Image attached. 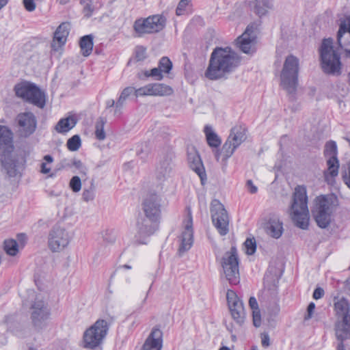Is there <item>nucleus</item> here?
I'll return each mask as SVG.
<instances>
[{"label": "nucleus", "mask_w": 350, "mask_h": 350, "mask_svg": "<svg viewBox=\"0 0 350 350\" xmlns=\"http://www.w3.org/2000/svg\"><path fill=\"white\" fill-rule=\"evenodd\" d=\"M240 57L230 47H216L211 54L205 76L217 80L235 70L240 64Z\"/></svg>", "instance_id": "obj_1"}, {"label": "nucleus", "mask_w": 350, "mask_h": 350, "mask_svg": "<svg viewBox=\"0 0 350 350\" xmlns=\"http://www.w3.org/2000/svg\"><path fill=\"white\" fill-rule=\"evenodd\" d=\"M291 217L295 226L307 229L309 224V210L306 188L303 185L295 187L291 205Z\"/></svg>", "instance_id": "obj_2"}, {"label": "nucleus", "mask_w": 350, "mask_h": 350, "mask_svg": "<svg viewBox=\"0 0 350 350\" xmlns=\"http://www.w3.org/2000/svg\"><path fill=\"white\" fill-rule=\"evenodd\" d=\"M299 70V59L293 55H288L280 73V85L292 96L297 91Z\"/></svg>", "instance_id": "obj_3"}, {"label": "nucleus", "mask_w": 350, "mask_h": 350, "mask_svg": "<svg viewBox=\"0 0 350 350\" xmlns=\"http://www.w3.org/2000/svg\"><path fill=\"white\" fill-rule=\"evenodd\" d=\"M335 206L332 196H320L315 198L312 215L319 228H326L329 226L335 211Z\"/></svg>", "instance_id": "obj_4"}, {"label": "nucleus", "mask_w": 350, "mask_h": 350, "mask_svg": "<svg viewBox=\"0 0 350 350\" xmlns=\"http://www.w3.org/2000/svg\"><path fill=\"white\" fill-rule=\"evenodd\" d=\"M320 57L323 70L329 75H339L340 74L341 63L340 55L334 50L333 39L323 40L320 48Z\"/></svg>", "instance_id": "obj_5"}, {"label": "nucleus", "mask_w": 350, "mask_h": 350, "mask_svg": "<svg viewBox=\"0 0 350 350\" xmlns=\"http://www.w3.org/2000/svg\"><path fill=\"white\" fill-rule=\"evenodd\" d=\"M16 95L25 101L43 109L46 105L45 94L35 84L23 81L14 86Z\"/></svg>", "instance_id": "obj_6"}, {"label": "nucleus", "mask_w": 350, "mask_h": 350, "mask_svg": "<svg viewBox=\"0 0 350 350\" xmlns=\"http://www.w3.org/2000/svg\"><path fill=\"white\" fill-rule=\"evenodd\" d=\"M336 314L342 317L335 326L336 336L338 340L350 339V309L347 299L342 298L334 304Z\"/></svg>", "instance_id": "obj_7"}, {"label": "nucleus", "mask_w": 350, "mask_h": 350, "mask_svg": "<svg viewBox=\"0 0 350 350\" xmlns=\"http://www.w3.org/2000/svg\"><path fill=\"white\" fill-rule=\"evenodd\" d=\"M109 329V324L105 320L98 319L83 334V347L94 349L98 347L105 338Z\"/></svg>", "instance_id": "obj_8"}, {"label": "nucleus", "mask_w": 350, "mask_h": 350, "mask_svg": "<svg viewBox=\"0 0 350 350\" xmlns=\"http://www.w3.org/2000/svg\"><path fill=\"white\" fill-rule=\"evenodd\" d=\"M166 18L159 14L150 16L146 18L137 19L133 24L136 36L142 37L161 31L165 26Z\"/></svg>", "instance_id": "obj_9"}, {"label": "nucleus", "mask_w": 350, "mask_h": 350, "mask_svg": "<svg viewBox=\"0 0 350 350\" xmlns=\"http://www.w3.org/2000/svg\"><path fill=\"white\" fill-rule=\"evenodd\" d=\"M221 265L229 283L232 285L238 284L240 282V274L237 250L235 247H232L230 251L224 254L221 260Z\"/></svg>", "instance_id": "obj_10"}, {"label": "nucleus", "mask_w": 350, "mask_h": 350, "mask_svg": "<svg viewBox=\"0 0 350 350\" xmlns=\"http://www.w3.org/2000/svg\"><path fill=\"white\" fill-rule=\"evenodd\" d=\"M213 225L220 235L224 236L229 232V217L224 205L217 199L211 201L210 208Z\"/></svg>", "instance_id": "obj_11"}, {"label": "nucleus", "mask_w": 350, "mask_h": 350, "mask_svg": "<svg viewBox=\"0 0 350 350\" xmlns=\"http://www.w3.org/2000/svg\"><path fill=\"white\" fill-rule=\"evenodd\" d=\"M324 155L327 159V169L324 172V178L328 184H332L338 174L339 161L337 158V146L335 142L329 141L325 144Z\"/></svg>", "instance_id": "obj_12"}, {"label": "nucleus", "mask_w": 350, "mask_h": 350, "mask_svg": "<svg viewBox=\"0 0 350 350\" xmlns=\"http://www.w3.org/2000/svg\"><path fill=\"white\" fill-rule=\"evenodd\" d=\"M31 319L36 329L40 331L46 327L50 317V310L47 304L36 297L31 306Z\"/></svg>", "instance_id": "obj_13"}, {"label": "nucleus", "mask_w": 350, "mask_h": 350, "mask_svg": "<svg viewBox=\"0 0 350 350\" xmlns=\"http://www.w3.org/2000/svg\"><path fill=\"white\" fill-rule=\"evenodd\" d=\"M160 220L153 217H146L145 215H139L137 221L136 237L139 243H146L144 239L148 237L158 229Z\"/></svg>", "instance_id": "obj_14"}, {"label": "nucleus", "mask_w": 350, "mask_h": 350, "mask_svg": "<svg viewBox=\"0 0 350 350\" xmlns=\"http://www.w3.org/2000/svg\"><path fill=\"white\" fill-rule=\"evenodd\" d=\"M70 236L63 228L55 226L49 234V247L53 252H59L64 250L69 243Z\"/></svg>", "instance_id": "obj_15"}, {"label": "nucleus", "mask_w": 350, "mask_h": 350, "mask_svg": "<svg viewBox=\"0 0 350 350\" xmlns=\"http://www.w3.org/2000/svg\"><path fill=\"white\" fill-rule=\"evenodd\" d=\"M16 125L19 135L24 137L31 135L37 128L36 116L30 111L20 113L16 118Z\"/></svg>", "instance_id": "obj_16"}, {"label": "nucleus", "mask_w": 350, "mask_h": 350, "mask_svg": "<svg viewBox=\"0 0 350 350\" xmlns=\"http://www.w3.org/2000/svg\"><path fill=\"white\" fill-rule=\"evenodd\" d=\"M226 298L232 319L237 325L241 326L244 323L245 319V313L242 301L232 290L228 291Z\"/></svg>", "instance_id": "obj_17"}, {"label": "nucleus", "mask_w": 350, "mask_h": 350, "mask_svg": "<svg viewBox=\"0 0 350 350\" xmlns=\"http://www.w3.org/2000/svg\"><path fill=\"white\" fill-rule=\"evenodd\" d=\"M184 229L179 237L180 245L178 254L180 256L191 249L193 244V219L191 212L183 221Z\"/></svg>", "instance_id": "obj_18"}, {"label": "nucleus", "mask_w": 350, "mask_h": 350, "mask_svg": "<svg viewBox=\"0 0 350 350\" xmlns=\"http://www.w3.org/2000/svg\"><path fill=\"white\" fill-rule=\"evenodd\" d=\"M173 157L174 154L171 151H167L161 157L156 168V178L158 181L163 183L173 176L174 174Z\"/></svg>", "instance_id": "obj_19"}, {"label": "nucleus", "mask_w": 350, "mask_h": 350, "mask_svg": "<svg viewBox=\"0 0 350 350\" xmlns=\"http://www.w3.org/2000/svg\"><path fill=\"white\" fill-rule=\"evenodd\" d=\"M173 93V90L169 85L163 83H150L139 88L135 91V95L137 96H165Z\"/></svg>", "instance_id": "obj_20"}, {"label": "nucleus", "mask_w": 350, "mask_h": 350, "mask_svg": "<svg viewBox=\"0 0 350 350\" xmlns=\"http://www.w3.org/2000/svg\"><path fill=\"white\" fill-rule=\"evenodd\" d=\"M339 46L345 51V56L350 58V16L340 20L337 33Z\"/></svg>", "instance_id": "obj_21"}, {"label": "nucleus", "mask_w": 350, "mask_h": 350, "mask_svg": "<svg viewBox=\"0 0 350 350\" xmlns=\"http://www.w3.org/2000/svg\"><path fill=\"white\" fill-rule=\"evenodd\" d=\"M13 152H3L0 153L1 163L9 177H16L22 167V163L18 157L12 155Z\"/></svg>", "instance_id": "obj_22"}, {"label": "nucleus", "mask_w": 350, "mask_h": 350, "mask_svg": "<svg viewBox=\"0 0 350 350\" xmlns=\"http://www.w3.org/2000/svg\"><path fill=\"white\" fill-rule=\"evenodd\" d=\"M144 215L160 220L161 219V198L156 193L148 195L142 203Z\"/></svg>", "instance_id": "obj_23"}, {"label": "nucleus", "mask_w": 350, "mask_h": 350, "mask_svg": "<svg viewBox=\"0 0 350 350\" xmlns=\"http://www.w3.org/2000/svg\"><path fill=\"white\" fill-rule=\"evenodd\" d=\"M255 35L253 25H248L244 33L236 40L237 45L244 53H253L255 51Z\"/></svg>", "instance_id": "obj_24"}, {"label": "nucleus", "mask_w": 350, "mask_h": 350, "mask_svg": "<svg viewBox=\"0 0 350 350\" xmlns=\"http://www.w3.org/2000/svg\"><path fill=\"white\" fill-rule=\"evenodd\" d=\"M187 159L189 167L199 176L203 184L206 179V174L201 157L194 148L188 150Z\"/></svg>", "instance_id": "obj_25"}, {"label": "nucleus", "mask_w": 350, "mask_h": 350, "mask_svg": "<svg viewBox=\"0 0 350 350\" xmlns=\"http://www.w3.org/2000/svg\"><path fill=\"white\" fill-rule=\"evenodd\" d=\"M265 230L271 237L279 239L284 231L283 223L278 216L273 215L269 217V220L265 224Z\"/></svg>", "instance_id": "obj_26"}, {"label": "nucleus", "mask_w": 350, "mask_h": 350, "mask_svg": "<svg viewBox=\"0 0 350 350\" xmlns=\"http://www.w3.org/2000/svg\"><path fill=\"white\" fill-rule=\"evenodd\" d=\"M13 133L8 126L0 125V153L5 151L13 152Z\"/></svg>", "instance_id": "obj_27"}, {"label": "nucleus", "mask_w": 350, "mask_h": 350, "mask_svg": "<svg viewBox=\"0 0 350 350\" xmlns=\"http://www.w3.org/2000/svg\"><path fill=\"white\" fill-rule=\"evenodd\" d=\"M162 332L158 328H153L146 340L144 350H161L162 347Z\"/></svg>", "instance_id": "obj_28"}, {"label": "nucleus", "mask_w": 350, "mask_h": 350, "mask_svg": "<svg viewBox=\"0 0 350 350\" xmlns=\"http://www.w3.org/2000/svg\"><path fill=\"white\" fill-rule=\"evenodd\" d=\"M69 23H62L58 26L54 33L53 42L51 44L52 47L55 50H57L59 47L65 44L67 37L69 34Z\"/></svg>", "instance_id": "obj_29"}, {"label": "nucleus", "mask_w": 350, "mask_h": 350, "mask_svg": "<svg viewBox=\"0 0 350 350\" xmlns=\"http://www.w3.org/2000/svg\"><path fill=\"white\" fill-rule=\"evenodd\" d=\"M77 122V118L70 116L60 119L55 126V131L59 133H66L70 131Z\"/></svg>", "instance_id": "obj_30"}, {"label": "nucleus", "mask_w": 350, "mask_h": 350, "mask_svg": "<svg viewBox=\"0 0 350 350\" xmlns=\"http://www.w3.org/2000/svg\"><path fill=\"white\" fill-rule=\"evenodd\" d=\"M245 129L240 126L232 128L230 135L228 137L237 148L245 141Z\"/></svg>", "instance_id": "obj_31"}, {"label": "nucleus", "mask_w": 350, "mask_h": 350, "mask_svg": "<svg viewBox=\"0 0 350 350\" xmlns=\"http://www.w3.org/2000/svg\"><path fill=\"white\" fill-rule=\"evenodd\" d=\"M207 143L212 148H218L221 143L219 137L214 132L212 127L206 125L204 129Z\"/></svg>", "instance_id": "obj_32"}, {"label": "nucleus", "mask_w": 350, "mask_h": 350, "mask_svg": "<svg viewBox=\"0 0 350 350\" xmlns=\"http://www.w3.org/2000/svg\"><path fill=\"white\" fill-rule=\"evenodd\" d=\"M79 45L83 55L85 57L89 56L93 49V36L92 35L83 36L80 39Z\"/></svg>", "instance_id": "obj_33"}, {"label": "nucleus", "mask_w": 350, "mask_h": 350, "mask_svg": "<svg viewBox=\"0 0 350 350\" xmlns=\"http://www.w3.org/2000/svg\"><path fill=\"white\" fill-rule=\"evenodd\" d=\"M254 11L259 16H262L271 9L273 5L269 0H255L253 3Z\"/></svg>", "instance_id": "obj_34"}, {"label": "nucleus", "mask_w": 350, "mask_h": 350, "mask_svg": "<svg viewBox=\"0 0 350 350\" xmlns=\"http://www.w3.org/2000/svg\"><path fill=\"white\" fill-rule=\"evenodd\" d=\"M5 323L7 325L9 331L13 332L18 337L23 336L21 325L15 321L13 316L6 317Z\"/></svg>", "instance_id": "obj_35"}, {"label": "nucleus", "mask_w": 350, "mask_h": 350, "mask_svg": "<svg viewBox=\"0 0 350 350\" xmlns=\"http://www.w3.org/2000/svg\"><path fill=\"white\" fill-rule=\"evenodd\" d=\"M278 280L275 278L274 276H271L266 274L264 278V286L265 288L270 292L271 295H273L277 291Z\"/></svg>", "instance_id": "obj_36"}, {"label": "nucleus", "mask_w": 350, "mask_h": 350, "mask_svg": "<svg viewBox=\"0 0 350 350\" xmlns=\"http://www.w3.org/2000/svg\"><path fill=\"white\" fill-rule=\"evenodd\" d=\"M106 119L100 117L98 118L95 124V136L96 138L100 141H103L105 139L106 135L104 131V126L106 124Z\"/></svg>", "instance_id": "obj_37"}, {"label": "nucleus", "mask_w": 350, "mask_h": 350, "mask_svg": "<svg viewBox=\"0 0 350 350\" xmlns=\"http://www.w3.org/2000/svg\"><path fill=\"white\" fill-rule=\"evenodd\" d=\"M237 148V147L230 140L227 139L221 148L223 159L226 161L232 155Z\"/></svg>", "instance_id": "obj_38"}, {"label": "nucleus", "mask_w": 350, "mask_h": 350, "mask_svg": "<svg viewBox=\"0 0 350 350\" xmlns=\"http://www.w3.org/2000/svg\"><path fill=\"white\" fill-rule=\"evenodd\" d=\"M18 244L14 239H8L4 241V250L10 256H15L18 252Z\"/></svg>", "instance_id": "obj_39"}, {"label": "nucleus", "mask_w": 350, "mask_h": 350, "mask_svg": "<svg viewBox=\"0 0 350 350\" xmlns=\"http://www.w3.org/2000/svg\"><path fill=\"white\" fill-rule=\"evenodd\" d=\"M81 145V138L78 135H75L67 141V148L70 151H77Z\"/></svg>", "instance_id": "obj_40"}, {"label": "nucleus", "mask_w": 350, "mask_h": 350, "mask_svg": "<svg viewBox=\"0 0 350 350\" xmlns=\"http://www.w3.org/2000/svg\"><path fill=\"white\" fill-rule=\"evenodd\" d=\"M95 186L94 183H91V185L88 189H84L82 194V198L85 202H90L94 199L95 197Z\"/></svg>", "instance_id": "obj_41"}, {"label": "nucleus", "mask_w": 350, "mask_h": 350, "mask_svg": "<svg viewBox=\"0 0 350 350\" xmlns=\"http://www.w3.org/2000/svg\"><path fill=\"white\" fill-rule=\"evenodd\" d=\"M165 73H169L172 68V63L167 57H163L159 63L158 66Z\"/></svg>", "instance_id": "obj_42"}, {"label": "nucleus", "mask_w": 350, "mask_h": 350, "mask_svg": "<svg viewBox=\"0 0 350 350\" xmlns=\"http://www.w3.org/2000/svg\"><path fill=\"white\" fill-rule=\"evenodd\" d=\"M244 245L245 247V252L247 254L252 255L255 253L256 250V243L254 238H247L244 243Z\"/></svg>", "instance_id": "obj_43"}, {"label": "nucleus", "mask_w": 350, "mask_h": 350, "mask_svg": "<svg viewBox=\"0 0 350 350\" xmlns=\"http://www.w3.org/2000/svg\"><path fill=\"white\" fill-rule=\"evenodd\" d=\"M69 186L73 192H79L81 189V181L79 176H73L69 183Z\"/></svg>", "instance_id": "obj_44"}, {"label": "nucleus", "mask_w": 350, "mask_h": 350, "mask_svg": "<svg viewBox=\"0 0 350 350\" xmlns=\"http://www.w3.org/2000/svg\"><path fill=\"white\" fill-rule=\"evenodd\" d=\"M135 59L137 61H144L146 57V48L143 46H137L135 49Z\"/></svg>", "instance_id": "obj_45"}, {"label": "nucleus", "mask_w": 350, "mask_h": 350, "mask_svg": "<svg viewBox=\"0 0 350 350\" xmlns=\"http://www.w3.org/2000/svg\"><path fill=\"white\" fill-rule=\"evenodd\" d=\"M44 161L45 162L42 163L41 164V172L42 174H48L51 171V167H47V163H51L53 161V158L49 155H45L44 157Z\"/></svg>", "instance_id": "obj_46"}, {"label": "nucleus", "mask_w": 350, "mask_h": 350, "mask_svg": "<svg viewBox=\"0 0 350 350\" xmlns=\"http://www.w3.org/2000/svg\"><path fill=\"white\" fill-rule=\"evenodd\" d=\"M126 99L120 96L118 100L116 102V109H114V116H119L122 111Z\"/></svg>", "instance_id": "obj_47"}, {"label": "nucleus", "mask_w": 350, "mask_h": 350, "mask_svg": "<svg viewBox=\"0 0 350 350\" xmlns=\"http://www.w3.org/2000/svg\"><path fill=\"white\" fill-rule=\"evenodd\" d=\"M189 2L190 0H180L176 10V15L180 16L183 14L185 8L187 7Z\"/></svg>", "instance_id": "obj_48"}, {"label": "nucleus", "mask_w": 350, "mask_h": 350, "mask_svg": "<svg viewBox=\"0 0 350 350\" xmlns=\"http://www.w3.org/2000/svg\"><path fill=\"white\" fill-rule=\"evenodd\" d=\"M72 164L79 170L80 173L83 174H86L87 168L83 165V163L80 160L75 159L72 160Z\"/></svg>", "instance_id": "obj_49"}, {"label": "nucleus", "mask_w": 350, "mask_h": 350, "mask_svg": "<svg viewBox=\"0 0 350 350\" xmlns=\"http://www.w3.org/2000/svg\"><path fill=\"white\" fill-rule=\"evenodd\" d=\"M162 71L160 70L159 67L154 68L150 70V74L151 77L154 78L157 80H161L163 77L162 75Z\"/></svg>", "instance_id": "obj_50"}, {"label": "nucleus", "mask_w": 350, "mask_h": 350, "mask_svg": "<svg viewBox=\"0 0 350 350\" xmlns=\"http://www.w3.org/2000/svg\"><path fill=\"white\" fill-rule=\"evenodd\" d=\"M23 3L25 8L28 12H33L36 8L34 0H23Z\"/></svg>", "instance_id": "obj_51"}, {"label": "nucleus", "mask_w": 350, "mask_h": 350, "mask_svg": "<svg viewBox=\"0 0 350 350\" xmlns=\"http://www.w3.org/2000/svg\"><path fill=\"white\" fill-rule=\"evenodd\" d=\"M23 3L25 8L28 12H33L36 8L34 0H23Z\"/></svg>", "instance_id": "obj_52"}, {"label": "nucleus", "mask_w": 350, "mask_h": 350, "mask_svg": "<svg viewBox=\"0 0 350 350\" xmlns=\"http://www.w3.org/2000/svg\"><path fill=\"white\" fill-rule=\"evenodd\" d=\"M252 313L254 325L258 327L260 325L261 323L260 310H254Z\"/></svg>", "instance_id": "obj_53"}, {"label": "nucleus", "mask_w": 350, "mask_h": 350, "mask_svg": "<svg viewBox=\"0 0 350 350\" xmlns=\"http://www.w3.org/2000/svg\"><path fill=\"white\" fill-rule=\"evenodd\" d=\"M103 240L107 243H113L116 241V237L111 232H106L103 235Z\"/></svg>", "instance_id": "obj_54"}, {"label": "nucleus", "mask_w": 350, "mask_h": 350, "mask_svg": "<svg viewBox=\"0 0 350 350\" xmlns=\"http://www.w3.org/2000/svg\"><path fill=\"white\" fill-rule=\"evenodd\" d=\"M94 12V8L92 4L90 3H87L83 7V13L85 16L89 18L92 16Z\"/></svg>", "instance_id": "obj_55"}, {"label": "nucleus", "mask_w": 350, "mask_h": 350, "mask_svg": "<svg viewBox=\"0 0 350 350\" xmlns=\"http://www.w3.org/2000/svg\"><path fill=\"white\" fill-rule=\"evenodd\" d=\"M137 89H135L132 87H127L126 88H124L121 94H120V96L124 98L126 100L127 99V98L131 95L133 93L135 94V91Z\"/></svg>", "instance_id": "obj_56"}, {"label": "nucleus", "mask_w": 350, "mask_h": 350, "mask_svg": "<svg viewBox=\"0 0 350 350\" xmlns=\"http://www.w3.org/2000/svg\"><path fill=\"white\" fill-rule=\"evenodd\" d=\"M324 294V290L321 287H317L314 289L312 297L314 299H319L322 298Z\"/></svg>", "instance_id": "obj_57"}, {"label": "nucleus", "mask_w": 350, "mask_h": 350, "mask_svg": "<svg viewBox=\"0 0 350 350\" xmlns=\"http://www.w3.org/2000/svg\"><path fill=\"white\" fill-rule=\"evenodd\" d=\"M315 309V304L313 302H310L308 306L307 315L305 317V320H308L312 318L313 312Z\"/></svg>", "instance_id": "obj_58"}, {"label": "nucleus", "mask_w": 350, "mask_h": 350, "mask_svg": "<svg viewBox=\"0 0 350 350\" xmlns=\"http://www.w3.org/2000/svg\"><path fill=\"white\" fill-rule=\"evenodd\" d=\"M246 187L248 189V191L251 193H256L258 191V188L256 186H255L252 182V180H248L246 183Z\"/></svg>", "instance_id": "obj_59"}, {"label": "nucleus", "mask_w": 350, "mask_h": 350, "mask_svg": "<svg viewBox=\"0 0 350 350\" xmlns=\"http://www.w3.org/2000/svg\"><path fill=\"white\" fill-rule=\"evenodd\" d=\"M249 305H250L251 309L252 310V311H254V310H259L258 304L257 300H256V299L254 297H251L250 298V299H249Z\"/></svg>", "instance_id": "obj_60"}, {"label": "nucleus", "mask_w": 350, "mask_h": 350, "mask_svg": "<svg viewBox=\"0 0 350 350\" xmlns=\"http://www.w3.org/2000/svg\"><path fill=\"white\" fill-rule=\"evenodd\" d=\"M261 343L264 347L269 346V336L267 333H263L261 334Z\"/></svg>", "instance_id": "obj_61"}, {"label": "nucleus", "mask_w": 350, "mask_h": 350, "mask_svg": "<svg viewBox=\"0 0 350 350\" xmlns=\"http://www.w3.org/2000/svg\"><path fill=\"white\" fill-rule=\"evenodd\" d=\"M343 179L345 184L350 188V163L348 165L347 172L343 176Z\"/></svg>", "instance_id": "obj_62"}, {"label": "nucleus", "mask_w": 350, "mask_h": 350, "mask_svg": "<svg viewBox=\"0 0 350 350\" xmlns=\"http://www.w3.org/2000/svg\"><path fill=\"white\" fill-rule=\"evenodd\" d=\"M114 107L116 108V102L113 99H109L106 102V109Z\"/></svg>", "instance_id": "obj_63"}, {"label": "nucleus", "mask_w": 350, "mask_h": 350, "mask_svg": "<svg viewBox=\"0 0 350 350\" xmlns=\"http://www.w3.org/2000/svg\"><path fill=\"white\" fill-rule=\"evenodd\" d=\"M221 155H222L221 150L219 151L218 150H216L215 152V157L217 161H219Z\"/></svg>", "instance_id": "obj_64"}]
</instances>
